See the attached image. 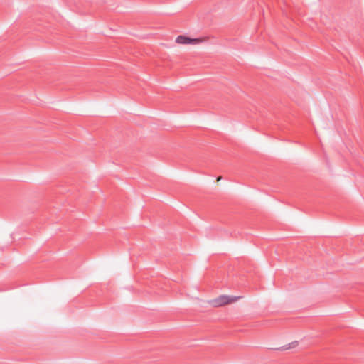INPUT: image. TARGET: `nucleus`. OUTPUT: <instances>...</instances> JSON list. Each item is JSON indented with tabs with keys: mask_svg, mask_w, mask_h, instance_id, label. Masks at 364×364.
Returning <instances> with one entry per match:
<instances>
[{
	"mask_svg": "<svg viewBox=\"0 0 364 364\" xmlns=\"http://www.w3.org/2000/svg\"><path fill=\"white\" fill-rule=\"evenodd\" d=\"M221 178H222V177H221V176H219V177H218L217 181H220Z\"/></svg>",
	"mask_w": 364,
	"mask_h": 364,
	"instance_id": "obj_4",
	"label": "nucleus"
},
{
	"mask_svg": "<svg viewBox=\"0 0 364 364\" xmlns=\"http://www.w3.org/2000/svg\"><path fill=\"white\" fill-rule=\"evenodd\" d=\"M202 41L200 38H191L182 35L178 36L176 39V42L179 44H196Z\"/></svg>",
	"mask_w": 364,
	"mask_h": 364,
	"instance_id": "obj_2",
	"label": "nucleus"
},
{
	"mask_svg": "<svg viewBox=\"0 0 364 364\" xmlns=\"http://www.w3.org/2000/svg\"><path fill=\"white\" fill-rule=\"evenodd\" d=\"M237 299L238 297L236 296L230 297L227 295H220L218 297L213 299L210 303L215 307H220L235 302L237 300Z\"/></svg>",
	"mask_w": 364,
	"mask_h": 364,
	"instance_id": "obj_1",
	"label": "nucleus"
},
{
	"mask_svg": "<svg viewBox=\"0 0 364 364\" xmlns=\"http://www.w3.org/2000/svg\"><path fill=\"white\" fill-rule=\"evenodd\" d=\"M297 343H298L297 341H294V342H291V343H289L288 345L284 346L279 348H277V350H288L291 348H294L297 345Z\"/></svg>",
	"mask_w": 364,
	"mask_h": 364,
	"instance_id": "obj_3",
	"label": "nucleus"
}]
</instances>
